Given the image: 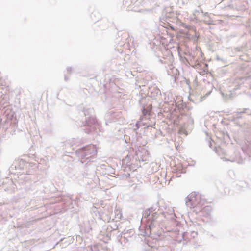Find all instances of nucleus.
<instances>
[{
    "label": "nucleus",
    "instance_id": "nucleus-2",
    "mask_svg": "<svg viewBox=\"0 0 251 251\" xmlns=\"http://www.w3.org/2000/svg\"><path fill=\"white\" fill-rule=\"evenodd\" d=\"M174 167L175 168H176L175 169H174V170L176 171H180L183 168V166L181 164L176 165Z\"/></svg>",
    "mask_w": 251,
    "mask_h": 251
},
{
    "label": "nucleus",
    "instance_id": "nucleus-1",
    "mask_svg": "<svg viewBox=\"0 0 251 251\" xmlns=\"http://www.w3.org/2000/svg\"><path fill=\"white\" fill-rule=\"evenodd\" d=\"M189 201L191 202L192 205H194V206H197V205L195 204V201H199V204H200L201 203L203 202V201L201 200L200 196L197 195L195 194H191L189 197Z\"/></svg>",
    "mask_w": 251,
    "mask_h": 251
}]
</instances>
